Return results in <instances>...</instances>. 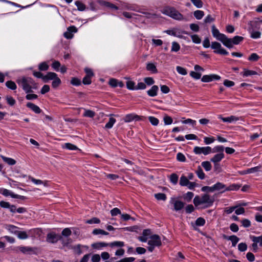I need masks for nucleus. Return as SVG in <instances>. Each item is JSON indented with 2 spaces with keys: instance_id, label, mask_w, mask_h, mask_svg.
Masks as SVG:
<instances>
[{
  "instance_id": "f257e3e1",
  "label": "nucleus",
  "mask_w": 262,
  "mask_h": 262,
  "mask_svg": "<svg viewBox=\"0 0 262 262\" xmlns=\"http://www.w3.org/2000/svg\"><path fill=\"white\" fill-rule=\"evenodd\" d=\"M16 82L26 93L32 92V89H37V83L30 77H21L17 79Z\"/></svg>"
},
{
  "instance_id": "f03ea898",
  "label": "nucleus",
  "mask_w": 262,
  "mask_h": 262,
  "mask_svg": "<svg viewBox=\"0 0 262 262\" xmlns=\"http://www.w3.org/2000/svg\"><path fill=\"white\" fill-rule=\"evenodd\" d=\"M214 202V199L207 194H204L201 196L196 195L193 199V203L196 207L203 205V208L211 206Z\"/></svg>"
},
{
  "instance_id": "7ed1b4c3",
  "label": "nucleus",
  "mask_w": 262,
  "mask_h": 262,
  "mask_svg": "<svg viewBox=\"0 0 262 262\" xmlns=\"http://www.w3.org/2000/svg\"><path fill=\"white\" fill-rule=\"evenodd\" d=\"M162 13L177 20H186L183 15L174 8L169 6L165 7L162 10Z\"/></svg>"
},
{
  "instance_id": "20e7f679",
  "label": "nucleus",
  "mask_w": 262,
  "mask_h": 262,
  "mask_svg": "<svg viewBox=\"0 0 262 262\" xmlns=\"http://www.w3.org/2000/svg\"><path fill=\"white\" fill-rule=\"evenodd\" d=\"M148 245H149L147 248L148 251L152 252L156 247H159L161 245L160 236L156 234L150 236V239L148 241Z\"/></svg>"
},
{
  "instance_id": "39448f33",
  "label": "nucleus",
  "mask_w": 262,
  "mask_h": 262,
  "mask_svg": "<svg viewBox=\"0 0 262 262\" xmlns=\"http://www.w3.org/2000/svg\"><path fill=\"white\" fill-rule=\"evenodd\" d=\"M211 30L212 35L217 40L221 41L223 43L225 41H226V44L229 43V40L228 39V37L225 34L221 33L219 30L215 27V25H212Z\"/></svg>"
},
{
  "instance_id": "423d86ee",
  "label": "nucleus",
  "mask_w": 262,
  "mask_h": 262,
  "mask_svg": "<svg viewBox=\"0 0 262 262\" xmlns=\"http://www.w3.org/2000/svg\"><path fill=\"white\" fill-rule=\"evenodd\" d=\"M193 152L196 155H200L203 154L204 155H208L210 153H212V148L210 146H195L193 148Z\"/></svg>"
},
{
  "instance_id": "0eeeda50",
  "label": "nucleus",
  "mask_w": 262,
  "mask_h": 262,
  "mask_svg": "<svg viewBox=\"0 0 262 262\" xmlns=\"http://www.w3.org/2000/svg\"><path fill=\"white\" fill-rule=\"evenodd\" d=\"M169 203L173 205V210L176 211H179L182 209L184 207V203L182 201L177 200L174 198H171Z\"/></svg>"
},
{
  "instance_id": "6e6552de",
  "label": "nucleus",
  "mask_w": 262,
  "mask_h": 262,
  "mask_svg": "<svg viewBox=\"0 0 262 262\" xmlns=\"http://www.w3.org/2000/svg\"><path fill=\"white\" fill-rule=\"evenodd\" d=\"M228 39L229 40V43H228V45L226 44V41L223 42V45L228 48H232L233 47V45H238L241 41H242L244 39V38L242 36H235L233 38H229Z\"/></svg>"
},
{
  "instance_id": "1a4fd4ad",
  "label": "nucleus",
  "mask_w": 262,
  "mask_h": 262,
  "mask_svg": "<svg viewBox=\"0 0 262 262\" xmlns=\"http://www.w3.org/2000/svg\"><path fill=\"white\" fill-rule=\"evenodd\" d=\"M61 239V237L58 234L54 232H50L47 234L46 240L48 243L54 244Z\"/></svg>"
},
{
  "instance_id": "9d476101",
  "label": "nucleus",
  "mask_w": 262,
  "mask_h": 262,
  "mask_svg": "<svg viewBox=\"0 0 262 262\" xmlns=\"http://www.w3.org/2000/svg\"><path fill=\"white\" fill-rule=\"evenodd\" d=\"M0 193L5 196H10L12 198L23 199L24 197V196L14 194L11 191L5 188H2L0 190Z\"/></svg>"
},
{
  "instance_id": "9b49d317",
  "label": "nucleus",
  "mask_w": 262,
  "mask_h": 262,
  "mask_svg": "<svg viewBox=\"0 0 262 262\" xmlns=\"http://www.w3.org/2000/svg\"><path fill=\"white\" fill-rule=\"evenodd\" d=\"M220 78V76L215 74L205 75L202 77L201 81L203 82H209L214 80H219Z\"/></svg>"
},
{
  "instance_id": "f8f14e48",
  "label": "nucleus",
  "mask_w": 262,
  "mask_h": 262,
  "mask_svg": "<svg viewBox=\"0 0 262 262\" xmlns=\"http://www.w3.org/2000/svg\"><path fill=\"white\" fill-rule=\"evenodd\" d=\"M219 119H221L224 122L234 123L239 120V118L235 116H230L228 117H223L221 115L219 116Z\"/></svg>"
},
{
  "instance_id": "ddd939ff",
  "label": "nucleus",
  "mask_w": 262,
  "mask_h": 262,
  "mask_svg": "<svg viewBox=\"0 0 262 262\" xmlns=\"http://www.w3.org/2000/svg\"><path fill=\"white\" fill-rule=\"evenodd\" d=\"M224 153H219L215 155L211 159L210 161L214 163V166L215 167L218 165V163L220 162L224 158Z\"/></svg>"
},
{
  "instance_id": "4468645a",
  "label": "nucleus",
  "mask_w": 262,
  "mask_h": 262,
  "mask_svg": "<svg viewBox=\"0 0 262 262\" xmlns=\"http://www.w3.org/2000/svg\"><path fill=\"white\" fill-rule=\"evenodd\" d=\"M224 239L228 241H230L232 242V245L233 247H235L237 243L239 241V238L236 235H233L231 236H227L226 235H223Z\"/></svg>"
},
{
  "instance_id": "2eb2a0df",
  "label": "nucleus",
  "mask_w": 262,
  "mask_h": 262,
  "mask_svg": "<svg viewBox=\"0 0 262 262\" xmlns=\"http://www.w3.org/2000/svg\"><path fill=\"white\" fill-rule=\"evenodd\" d=\"M77 29L74 26H71L68 28V31L64 33V37L67 39H71L73 37L72 32H76Z\"/></svg>"
},
{
  "instance_id": "dca6fc26",
  "label": "nucleus",
  "mask_w": 262,
  "mask_h": 262,
  "mask_svg": "<svg viewBox=\"0 0 262 262\" xmlns=\"http://www.w3.org/2000/svg\"><path fill=\"white\" fill-rule=\"evenodd\" d=\"M26 106L36 114H40L41 112L39 106L32 102H28Z\"/></svg>"
},
{
  "instance_id": "f3484780",
  "label": "nucleus",
  "mask_w": 262,
  "mask_h": 262,
  "mask_svg": "<svg viewBox=\"0 0 262 262\" xmlns=\"http://www.w3.org/2000/svg\"><path fill=\"white\" fill-rule=\"evenodd\" d=\"M159 87L157 85H154L147 91V94L150 97H155L157 95Z\"/></svg>"
},
{
  "instance_id": "a211bd4d",
  "label": "nucleus",
  "mask_w": 262,
  "mask_h": 262,
  "mask_svg": "<svg viewBox=\"0 0 262 262\" xmlns=\"http://www.w3.org/2000/svg\"><path fill=\"white\" fill-rule=\"evenodd\" d=\"M82 248H84L88 249L89 248L88 246L81 245L80 244H78L75 246H72V249L74 250V252L80 255L82 253V251L81 250Z\"/></svg>"
},
{
  "instance_id": "6ab92c4d",
  "label": "nucleus",
  "mask_w": 262,
  "mask_h": 262,
  "mask_svg": "<svg viewBox=\"0 0 262 262\" xmlns=\"http://www.w3.org/2000/svg\"><path fill=\"white\" fill-rule=\"evenodd\" d=\"M57 77V74L54 72H48L47 74L44 76L43 80L45 82H47L50 80H53Z\"/></svg>"
},
{
  "instance_id": "aec40b11",
  "label": "nucleus",
  "mask_w": 262,
  "mask_h": 262,
  "mask_svg": "<svg viewBox=\"0 0 262 262\" xmlns=\"http://www.w3.org/2000/svg\"><path fill=\"white\" fill-rule=\"evenodd\" d=\"M241 187V185L237 184H232L230 185L229 186L226 187V189L222 192L227 191H236L238 190Z\"/></svg>"
},
{
  "instance_id": "412c9836",
  "label": "nucleus",
  "mask_w": 262,
  "mask_h": 262,
  "mask_svg": "<svg viewBox=\"0 0 262 262\" xmlns=\"http://www.w3.org/2000/svg\"><path fill=\"white\" fill-rule=\"evenodd\" d=\"M19 249L22 253L26 254L34 252L36 248L27 246H21L19 247Z\"/></svg>"
},
{
  "instance_id": "4be33fe9",
  "label": "nucleus",
  "mask_w": 262,
  "mask_h": 262,
  "mask_svg": "<svg viewBox=\"0 0 262 262\" xmlns=\"http://www.w3.org/2000/svg\"><path fill=\"white\" fill-rule=\"evenodd\" d=\"M139 116L134 115L133 114H127L125 116V117L124 118V121L126 122H129L133 121L134 120H139Z\"/></svg>"
},
{
  "instance_id": "5701e85b",
  "label": "nucleus",
  "mask_w": 262,
  "mask_h": 262,
  "mask_svg": "<svg viewBox=\"0 0 262 262\" xmlns=\"http://www.w3.org/2000/svg\"><path fill=\"white\" fill-rule=\"evenodd\" d=\"M1 157L5 162L9 165H14L16 164V161L12 158L6 157L3 155H1Z\"/></svg>"
},
{
  "instance_id": "b1692460",
  "label": "nucleus",
  "mask_w": 262,
  "mask_h": 262,
  "mask_svg": "<svg viewBox=\"0 0 262 262\" xmlns=\"http://www.w3.org/2000/svg\"><path fill=\"white\" fill-rule=\"evenodd\" d=\"M5 228L11 233L16 235L18 230V227L13 225H6Z\"/></svg>"
},
{
  "instance_id": "393cba45",
  "label": "nucleus",
  "mask_w": 262,
  "mask_h": 262,
  "mask_svg": "<svg viewBox=\"0 0 262 262\" xmlns=\"http://www.w3.org/2000/svg\"><path fill=\"white\" fill-rule=\"evenodd\" d=\"M242 74L244 77H248L250 76L257 75V73L255 71L244 69V71Z\"/></svg>"
},
{
  "instance_id": "a878e982",
  "label": "nucleus",
  "mask_w": 262,
  "mask_h": 262,
  "mask_svg": "<svg viewBox=\"0 0 262 262\" xmlns=\"http://www.w3.org/2000/svg\"><path fill=\"white\" fill-rule=\"evenodd\" d=\"M196 174L198 178L201 180H203L205 178V174L203 172L202 168L199 166L195 171Z\"/></svg>"
},
{
  "instance_id": "bb28decb",
  "label": "nucleus",
  "mask_w": 262,
  "mask_h": 262,
  "mask_svg": "<svg viewBox=\"0 0 262 262\" xmlns=\"http://www.w3.org/2000/svg\"><path fill=\"white\" fill-rule=\"evenodd\" d=\"M62 147L63 148H66L71 150H76L78 149V148L75 145L70 143H66Z\"/></svg>"
},
{
  "instance_id": "cd10ccee",
  "label": "nucleus",
  "mask_w": 262,
  "mask_h": 262,
  "mask_svg": "<svg viewBox=\"0 0 262 262\" xmlns=\"http://www.w3.org/2000/svg\"><path fill=\"white\" fill-rule=\"evenodd\" d=\"M226 185L221 182H217L213 185L214 191L220 190L221 189H226Z\"/></svg>"
},
{
  "instance_id": "c85d7f7f",
  "label": "nucleus",
  "mask_w": 262,
  "mask_h": 262,
  "mask_svg": "<svg viewBox=\"0 0 262 262\" xmlns=\"http://www.w3.org/2000/svg\"><path fill=\"white\" fill-rule=\"evenodd\" d=\"M189 181L188 179L186 176L182 175L180 177L179 184L182 186H186Z\"/></svg>"
},
{
  "instance_id": "c756f323",
  "label": "nucleus",
  "mask_w": 262,
  "mask_h": 262,
  "mask_svg": "<svg viewBox=\"0 0 262 262\" xmlns=\"http://www.w3.org/2000/svg\"><path fill=\"white\" fill-rule=\"evenodd\" d=\"M250 238L254 243H259L260 246H262V235L259 236H250Z\"/></svg>"
},
{
  "instance_id": "7c9ffc66",
  "label": "nucleus",
  "mask_w": 262,
  "mask_h": 262,
  "mask_svg": "<svg viewBox=\"0 0 262 262\" xmlns=\"http://www.w3.org/2000/svg\"><path fill=\"white\" fill-rule=\"evenodd\" d=\"M16 235L20 239H26L28 238V235L25 231H18Z\"/></svg>"
},
{
  "instance_id": "2f4dec72",
  "label": "nucleus",
  "mask_w": 262,
  "mask_h": 262,
  "mask_svg": "<svg viewBox=\"0 0 262 262\" xmlns=\"http://www.w3.org/2000/svg\"><path fill=\"white\" fill-rule=\"evenodd\" d=\"M92 233L94 235L102 234L104 235H107L109 234L108 232L100 229H95L94 230H93Z\"/></svg>"
},
{
  "instance_id": "473e14b6",
  "label": "nucleus",
  "mask_w": 262,
  "mask_h": 262,
  "mask_svg": "<svg viewBox=\"0 0 262 262\" xmlns=\"http://www.w3.org/2000/svg\"><path fill=\"white\" fill-rule=\"evenodd\" d=\"M181 33L189 35V33L186 32V31H180V30H179L177 29L176 32V35H174V36L177 37H178L179 38H182V39H186V37L185 36H184L182 35H181Z\"/></svg>"
},
{
  "instance_id": "72a5a7b5",
  "label": "nucleus",
  "mask_w": 262,
  "mask_h": 262,
  "mask_svg": "<svg viewBox=\"0 0 262 262\" xmlns=\"http://www.w3.org/2000/svg\"><path fill=\"white\" fill-rule=\"evenodd\" d=\"M49 66L47 62H42L38 65V69L41 71H47Z\"/></svg>"
},
{
  "instance_id": "f704fd0d",
  "label": "nucleus",
  "mask_w": 262,
  "mask_h": 262,
  "mask_svg": "<svg viewBox=\"0 0 262 262\" xmlns=\"http://www.w3.org/2000/svg\"><path fill=\"white\" fill-rule=\"evenodd\" d=\"M201 165L207 171H210L212 168L211 164L209 161H204L202 162Z\"/></svg>"
},
{
  "instance_id": "c9c22d12",
  "label": "nucleus",
  "mask_w": 262,
  "mask_h": 262,
  "mask_svg": "<svg viewBox=\"0 0 262 262\" xmlns=\"http://www.w3.org/2000/svg\"><path fill=\"white\" fill-rule=\"evenodd\" d=\"M109 246L111 247H122L124 246V243L122 241H115L109 243Z\"/></svg>"
},
{
  "instance_id": "e433bc0d",
  "label": "nucleus",
  "mask_w": 262,
  "mask_h": 262,
  "mask_svg": "<svg viewBox=\"0 0 262 262\" xmlns=\"http://www.w3.org/2000/svg\"><path fill=\"white\" fill-rule=\"evenodd\" d=\"M6 85L8 88L12 90H15L17 88L15 83L11 80L7 81L6 82Z\"/></svg>"
},
{
  "instance_id": "4c0bfd02",
  "label": "nucleus",
  "mask_w": 262,
  "mask_h": 262,
  "mask_svg": "<svg viewBox=\"0 0 262 262\" xmlns=\"http://www.w3.org/2000/svg\"><path fill=\"white\" fill-rule=\"evenodd\" d=\"M194 16L197 19H201L204 15V13L202 10H196L194 12Z\"/></svg>"
},
{
  "instance_id": "58836bf2",
  "label": "nucleus",
  "mask_w": 262,
  "mask_h": 262,
  "mask_svg": "<svg viewBox=\"0 0 262 262\" xmlns=\"http://www.w3.org/2000/svg\"><path fill=\"white\" fill-rule=\"evenodd\" d=\"M116 119L113 117H111L109 119L108 122L105 124V127L107 129L112 128L114 124L116 122Z\"/></svg>"
},
{
  "instance_id": "ea45409f",
  "label": "nucleus",
  "mask_w": 262,
  "mask_h": 262,
  "mask_svg": "<svg viewBox=\"0 0 262 262\" xmlns=\"http://www.w3.org/2000/svg\"><path fill=\"white\" fill-rule=\"evenodd\" d=\"M146 69L148 71H151L152 73H156L157 72L156 66L152 63H148L147 64Z\"/></svg>"
},
{
  "instance_id": "a19ab883",
  "label": "nucleus",
  "mask_w": 262,
  "mask_h": 262,
  "mask_svg": "<svg viewBox=\"0 0 262 262\" xmlns=\"http://www.w3.org/2000/svg\"><path fill=\"white\" fill-rule=\"evenodd\" d=\"M224 150V147L222 145L215 146L213 149H212V152H219L223 153Z\"/></svg>"
},
{
  "instance_id": "79ce46f5",
  "label": "nucleus",
  "mask_w": 262,
  "mask_h": 262,
  "mask_svg": "<svg viewBox=\"0 0 262 262\" xmlns=\"http://www.w3.org/2000/svg\"><path fill=\"white\" fill-rule=\"evenodd\" d=\"M61 83V80L58 76L53 80L52 86L53 88H57Z\"/></svg>"
},
{
  "instance_id": "37998d69",
  "label": "nucleus",
  "mask_w": 262,
  "mask_h": 262,
  "mask_svg": "<svg viewBox=\"0 0 262 262\" xmlns=\"http://www.w3.org/2000/svg\"><path fill=\"white\" fill-rule=\"evenodd\" d=\"M180 49V46L179 44L175 41H173L172 42V46L171 49V52H177L179 51Z\"/></svg>"
},
{
  "instance_id": "c03bdc74",
  "label": "nucleus",
  "mask_w": 262,
  "mask_h": 262,
  "mask_svg": "<svg viewBox=\"0 0 262 262\" xmlns=\"http://www.w3.org/2000/svg\"><path fill=\"white\" fill-rule=\"evenodd\" d=\"M107 246H109V244L105 243H103V242L97 243L93 244L92 245V247L96 249H99L101 247H106Z\"/></svg>"
},
{
  "instance_id": "a18cd8bd",
  "label": "nucleus",
  "mask_w": 262,
  "mask_h": 262,
  "mask_svg": "<svg viewBox=\"0 0 262 262\" xmlns=\"http://www.w3.org/2000/svg\"><path fill=\"white\" fill-rule=\"evenodd\" d=\"M155 197L158 200L165 201L166 199V195L163 193H158L155 194Z\"/></svg>"
},
{
  "instance_id": "49530a36",
  "label": "nucleus",
  "mask_w": 262,
  "mask_h": 262,
  "mask_svg": "<svg viewBox=\"0 0 262 262\" xmlns=\"http://www.w3.org/2000/svg\"><path fill=\"white\" fill-rule=\"evenodd\" d=\"M148 120L150 123L154 126L158 125L159 123V120L157 118L153 116H149L148 117Z\"/></svg>"
},
{
  "instance_id": "de8ad7c7",
  "label": "nucleus",
  "mask_w": 262,
  "mask_h": 262,
  "mask_svg": "<svg viewBox=\"0 0 262 262\" xmlns=\"http://www.w3.org/2000/svg\"><path fill=\"white\" fill-rule=\"evenodd\" d=\"M52 68L56 71H59L61 66L60 63L58 61L54 60L52 64Z\"/></svg>"
},
{
  "instance_id": "09e8293b",
  "label": "nucleus",
  "mask_w": 262,
  "mask_h": 262,
  "mask_svg": "<svg viewBox=\"0 0 262 262\" xmlns=\"http://www.w3.org/2000/svg\"><path fill=\"white\" fill-rule=\"evenodd\" d=\"M75 4L77 6V9L79 11H84L85 9V5L79 1H76L75 2Z\"/></svg>"
},
{
  "instance_id": "8fccbe9b",
  "label": "nucleus",
  "mask_w": 262,
  "mask_h": 262,
  "mask_svg": "<svg viewBox=\"0 0 262 262\" xmlns=\"http://www.w3.org/2000/svg\"><path fill=\"white\" fill-rule=\"evenodd\" d=\"M176 70L177 72L182 75H186L187 74L186 70L182 67L177 66Z\"/></svg>"
},
{
  "instance_id": "3c124183",
  "label": "nucleus",
  "mask_w": 262,
  "mask_h": 262,
  "mask_svg": "<svg viewBox=\"0 0 262 262\" xmlns=\"http://www.w3.org/2000/svg\"><path fill=\"white\" fill-rule=\"evenodd\" d=\"M135 83L133 81H128L126 82V87L130 90H136Z\"/></svg>"
},
{
  "instance_id": "603ef678",
  "label": "nucleus",
  "mask_w": 262,
  "mask_h": 262,
  "mask_svg": "<svg viewBox=\"0 0 262 262\" xmlns=\"http://www.w3.org/2000/svg\"><path fill=\"white\" fill-rule=\"evenodd\" d=\"M6 99L7 100V102L8 104H9L11 106L14 105L16 101L15 99L11 96H7L6 97Z\"/></svg>"
},
{
  "instance_id": "864d4df0",
  "label": "nucleus",
  "mask_w": 262,
  "mask_h": 262,
  "mask_svg": "<svg viewBox=\"0 0 262 262\" xmlns=\"http://www.w3.org/2000/svg\"><path fill=\"white\" fill-rule=\"evenodd\" d=\"M170 181L172 184L174 185L177 184L178 181V176L177 174L175 173L171 174L170 177Z\"/></svg>"
},
{
  "instance_id": "5fc2aeb1",
  "label": "nucleus",
  "mask_w": 262,
  "mask_h": 262,
  "mask_svg": "<svg viewBox=\"0 0 262 262\" xmlns=\"http://www.w3.org/2000/svg\"><path fill=\"white\" fill-rule=\"evenodd\" d=\"M95 115V113L91 110H85L83 116L89 118H93Z\"/></svg>"
},
{
  "instance_id": "6e6d98bb",
  "label": "nucleus",
  "mask_w": 262,
  "mask_h": 262,
  "mask_svg": "<svg viewBox=\"0 0 262 262\" xmlns=\"http://www.w3.org/2000/svg\"><path fill=\"white\" fill-rule=\"evenodd\" d=\"M71 83L75 86H79L81 84V81L77 78H72L71 80Z\"/></svg>"
},
{
  "instance_id": "4d7b16f0",
  "label": "nucleus",
  "mask_w": 262,
  "mask_h": 262,
  "mask_svg": "<svg viewBox=\"0 0 262 262\" xmlns=\"http://www.w3.org/2000/svg\"><path fill=\"white\" fill-rule=\"evenodd\" d=\"M144 81L145 84L148 85H151L154 84L155 81L151 77H146L144 79Z\"/></svg>"
},
{
  "instance_id": "13d9d810",
  "label": "nucleus",
  "mask_w": 262,
  "mask_h": 262,
  "mask_svg": "<svg viewBox=\"0 0 262 262\" xmlns=\"http://www.w3.org/2000/svg\"><path fill=\"white\" fill-rule=\"evenodd\" d=\"M247 249V246L245 243H241L238 245V249L241 252L245 251Z\"/></svg>"
},
{
  "instance_id": "bf43d9fd",
  "label": "nucleus",
  "mask_w": 262,
  "mask_h": 262,
  "mask_svg": "<svg viewBox=\"0 0 262 262\" xmlns=\"http://www.w3.org/2000/svg\"><path fill=\"white\" fill-rule=\"evenodd\" d=\"M191 38L192 39V41L195 43H200L201 41V38L198 35L194 34L191 35Z\"/></svg>"
},
{
  "instance_id": "052dcab7",
  "label": "nucleus",
  "mask_w": 262,
  "mask_h": 262,
  "mask_svg": "<svg viewBox=\"0 0 262 262\" xmlns=\"http://www.w3.org/2000/svg\"><path fill=\"white\" fill-rule=\"evenodd\" d=\"M192 3L197 8H200L203 7V3L201 0H190Z\"/></svg>"
},
{
  "instance_id": "680f3d73",
  "label": "nucleus",
  "mask_w": 262,
  "mask_h": 262,
  "mask_svg": "<svg viewBox=\"0 0 262 262\" xmlns=\"http://www.w3.org/2000/svg\"><path fill=\"white\" fill-rule=\"evenodd\" d=\"M205 224V220L202 217H199L195 221V224L199 226H203Z\"/></svg>"
},
{
  "instance_id": "e2e57ef3",
  "label": "nucleus",
  "mask_w": 262,
  "mask_h": 262,
  "mask_svg": "<svg viewBox=\"0 0 262 262\" xmlns=\"http://www.w3.org/2000/svg\"><path fill=\"white\" fill-rule=\"evenodd\" d=\"M221 47V45L218 42L214 41L211 43V48L213 49L219 50Z\"/></svg>"
},
{
  "instance_id": "0e129e2a",
  "label": "nucleus",
  "mask_w": 262,
  "mask_h": 262,
  "mask_svg": "<svg viewBox=\"0 0 262 262\" xmlns=\"http://www.w3.org/2000/svg\"><path fill=\"white\" fill-rule=\"evenodd\" d=\"M215 141L214 138L213 137H205L204 138V142L206 144H210Z\"/></svg>"
},
{
  "instance_id": "69168bd1",
  "label": "nucleus",
  "mask_w": 262,
  "mask_h": 262,
  "mask_svg": "<svg viewBox=\"0 0 262 262\" xmlns=\"http://www.w3.org/2000/svg\"><path fill=\"white\" fill-rule=\"evenodd\" d=\"M259 58V56L256 53H252L248 57V60L250 61H256Z\"/></svg>"
},
{
  "instance_id": "338daca9",
  "label": "nucleus",
  "mask_w": 262,
  "mask_h": 262,
  "mask_svg": "<svg viewBox=\"0 0 262 262\" xmlns=\"http://www.w3.org/2000/svg\"><path fill=\"white\" fill-rule=\"evenodd\" d=\"M194 194L192 192H187L184 195V199L189 202L193 198Z\"/></svg>"
},
{
  "instance_id": "774afa93",
  "label": "nucleus",
  "mask_w": 262,
  "mask_h": 262,
  "mask_svg": "<svg viewBox=\"0 0 262 262\" xmlns=\"http://www.w3.org/2000/svg\"><path fill=\"white\" fill-rule=\"evenodd\" d=\"M261 33L259 31H252L251 33V37L254 39H257L260 37Z\"/></svg>"
}]
</instances>
